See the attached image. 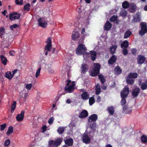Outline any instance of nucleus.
Segmentation results:
<instances>
[{"mask_svg": "<svg viewBox=\"0 0 147 147\" xmlns=\"http://www.w3.org/2000/svg\"><path fill=\"white\" fill-rule=\"evenodd\" d=\"M22 98H23L24 99V100H26V99L28 96V92H26L25 91H23L22 93L20 94Z\"/></svg>", "mask_w": 147, "mask_h": 147, "instance_id": "2f4dec72", "label": "nucleus"}, {"mask_svg": "<svg viewBox=\"0 0 147 147\" xmlns=\"http://www.w3.org/2000/svg\"><path fill=\"white\" fill-rule=\"evenodd\" d=\"M117 45H114L111 47L110 49V51L112 54H113L115 53L116 49L117 48Z\"/></svg>", "mask_w": 147, "mask_h": 147, "instance_id": "7c9ffc66", "label": "nucleus"}, {"mask_svg": "<svg viewBox=\"0 0 147 147\" xmlns=\"http://www.w3.org/2000/svg\"><path fill=\"white\" fill-rule=\"evenodd\" d=\"M13 131V128L12 126H10L8 129V130L6 133L7 135L8 136L11 134Z\"/></svg>", "mask_w": 147, "mask_h": 147, "instance_id": "a19ab883", "label": "nucleus"}, {"mask_svg": "<svg viewBox=\"0 0 147 147\" xmlns=\"http://www.w3.org/2000/svg\"><path fill=\"white\" fill-rule=\"evenodd\" d=\"M95 102V100L93 97H90L89 99V104L90 105H92Z\"/></svg>", "mask_w": 147, "mask_h": 147, "instance_id": "a18cd8bd", "label": "nucleus"}, {"mask_svg": "<svg viewBox=\"0 0 147 147\" xmlns=\"http://www.w3.org/2000/svg\"><path fill=\"white\" fill-rule=\"evenodd\" d=\"M117 59V57L115 55H113L109 60L108 63L110 64H113L116 61Z\"/></svg>", "mask_w": 147, "mask_h": 147, "instance_id": "a878e982", "label": "nucleus"}, {"mask_svg": "<svg viewBox=\"0 0 147 147\" xmlns=\"http://www.w3.org/2000/svg\"><path fill=\"white\" fill-rule=\"evenodd\" d=\"M127 11H126L125 9H123L120 12V15L121 16L123 17H125L127 15Z\"/></svg>", "mask_w": 147, "mask_h": 147, "instance_id": "79ce46f5", "label": "nucleus"}, {"mask_svg": "<svg viewBox=\"0 0 147 147\" xmlns=\"http://www.w3.org/2000/svg\"><path fill=\"white\" fill-rule=\"evenodd\" d=\"M38 22L39 26L43 28L46 27L48 25L47 22L45 18H41L38 19Z\"/></svg>", "mask_w": 147, "mask_h": 147, "instance_id": "423d86ee", "label": "nucleus"}, {"mask_svg": "<svg viewBox=\"0 0 147 147\" xmlns=\"http://www.w3.org/2000/svg\"><path fill=\"white\" fill-rule=\"evenodd\" d=\"M54 120V117H51L49 119L48 123L49 124H52Z\"/></svg>", "mask_w": 147, "mask_h": 147, "instance_id": "4d7b16f0", "label": "nucleus"}, {"mask_svg": "<svg viewBox=\"0 0 147 147\" xmlns=\"http://www.w3.org/2000/svg\"><path fill=\"white\" fill-rule=\"evenodd\" d=\"M111 26L112 25L111 23L108 21H107L104 27L105 29L106 30H109L111 28Z\"/></svg>", "mask_w": 147, "mask_h": 147, "instance_id": "412c9836", "label": "nucleus"}, {"mask_svg": "<svg viewBox=\"0 0 147 147\" xmlns=\"http://www.w3.org/2000/svg\"><path fill=\"white\" fill-rule=\"evenodd\" d=\"M129 93V89L128 88L127 86H125L121 93V98H125L127 96Z\"/></svg>", "mask_w": 147, "mask_h": 147, "instance_id": "0eeeda50", "label": "nucleus"}, {"mask_svg": "<svg viewBox=\"0 0 147 147\" xmlns=\"http://www.w3.org/2000/svg\"><path fill=\"white\" fill-rule=\"evenodd\" d=\"M141 88L142 90H145L147 88V80L146 79L144 81V82L142 83Z\"/></svg>", "mask_w": 147, "mask_h": 147, "instance_id": "473e14b6", "label": "nucleus"}, {"mask_svg": "<svg viewBox=\"0 0 147 147\" xmlns=\"http://www.w3.org/2000/svg\"><path fill=\"white\" fill-rule=\"evenodd\" d=\"M126 103V100L124 98H122V100L121 101V105L122 106L125 105Z\"/></svg>", "mask_w": 147, "mask_h": 147, "instance_id": "bf43d9fd", "label": "nucleus"}, {"mask_svg": "<svg viewBox=\"0 0 147 147\" xmlns=\"http://www.w3.org/2000/svg\"><path fill=\"white\" fill-rule=\"evenodd\" d=\"M16 105V101H14L13 103L11 105V112L12 113L15 110Z\"/></svg>", "mask_w": 147, "mask_h": 147, "instance_id": "58836bf2", "label": "nucleus"}, {"mask_svg": "<svg viewBox=\"0 0 147 147\" xmlns=\"http://www.w3.org/2000/svg\"><path fill=\"white\" fill-rule=\"evenodd\" d=\"M76 126L75 124L73 122H71L69 124V126L70 127L72 128Z\"/></svg>", "mask_w": 147, "mask_h": 147, "instance_id": "e2e57ef3", "label": "nucleus"}, {"mask_svg": "<svg viewBox=\"0 0 147 147\" xmlns=\"http://www.w3.org/2000/svg\"><path fill=\"white\" fill-rule=\"evenodd\" d=\"M129 45V42L127 40H124L121 44V47L122 49L126 48L128 47Z\"/></svg>", "mask_w": 147, "mask_h": 147, "instance_id": "bb28decb", "label": "nucleus"}, {"mask_svg": "<svg viewBox=\"0 0 147 147\" xmlns=\"http://www.w3.org/2000/svg\"><path fill=\"white\" fill-rule=\"evenodd\" d=\"M126 82L128 84L132 85L134 82L135 80L133 79L129 76H127L126 78Z\"/></svg>", "mask_w": 147, "mask_h": 147, "instance_id": "393cba45", "label": "nucleus"}, {"mask_svg": "<svg viewBox=\"0 0 147 147\" xmlns=\"http://www.w3.org/2000/svg\"><path fill=\"white\" fill-rule=\"evenodd\" d=\"M51 47L52 45H47L45 48V50L47 51H50L51 50Z\"/></svg>", "mask_w": 147, "mask_h": 147, "instance_id": "49530a36", "label": "nucleus"}, {"mask_svg": "<svg viewBox=\"0 0 147 147\" xmlns=\"http://www.w3.org/2000/svg\"><path fill=\"white\" fill-rule=\"evenodd\" d=\"M24 113V111H22L21 112L20 114L17 115L16 119L17 121H21L23 119Z\"/></svg>", "mask_w": 147, "mask_h": 147, "instance_id": "f8f14e48", "label": "nucleus"}, {"mask_svg": "<svg viewBox=\"0 0 147 147\" xmlns=\"http://www.w3.org/2000/svg\"><path fill=\"white\" fill-rule=\"evenodd\" d=\"M140 13L139 12H137L132 20V22H140Z\"/></svg>", "mask_w": 147, "mask_h": 147, "instance_id": "ddd939ff", "label": "nucleus"}, {"mask_svg": "<svg viewBox=\"0 0 147 147\" xmlns=\"http://www.w3.org/2000/svg\"><path fill=\"white\" fill-rule=\"evenodd\" d=\"M128 76L132 78L135 79L137 78L138 74L136 73H130Z\"/></svg>", "mask_w": 147, "mask_h": 147, "instance_id": "c9c22d12", "label": "nucleus"}, {"mask_svg": "<svg viewBox=\"0 0 147 147\" xmlns=\"http://www.w3.org/2000/svg\"><path fill=\"white\" fill-rule=\"evenodd\" d=\"M88 115V113L87 111L83 110L79 114V117L80 118H83L87 117Z\"/></svg>", "mask_w": 147, "mask_h": 147, "instance_id": "a211bd4d", "label": "nucleus"}, {"mask_svg": "<svg viewBox=\"0 0 147 147\" xmlns=\"http://www.w3.org/2000/svg\"><path fill=\"white\" fill-rule=\"evenodd\" d=\"M131 108L128 107L127 106L123 107V112L126 114H129L131 112Z\"/></svg>", "mask_w": 147, "mask_h": 147, "instance_id": "dca6fc26", "label": "nucleus"}, {"mask_svg": "<svg viewBox=\"0 0 147 147\" xmlns=\"http://www.w3.org/2000/svg\"><path fill=\"white\" fill-rule=\"evenodd\" d=\"M115 74L116 75H119L122 72V70L118 66L116 67L114 69Z\"/></svg>", "mask_w": 147, "mask_h": 147, "instance_id": "c756f323", "label": "nucleus"}, {"mask_svg": "<svg viewBox=\"0 0 147 147\" xmlns=\"http://www.w3.org/2000/svg\"><path fill=\"white\" fill-rule=\"evenodd\" d=\"M145 60V57L144 56L139 55L138 57V63L139 64L141 65L144 62Z\"/></svg>", "mask_w": 147, "mask_h": 147, "instance_id": "9d476101", "label": "nucleus"}, {"mask_svg": "<svg viewBox=\"0 0 147 147\" xmlns=\"http://www.w3.org/2000/svg\"><path fill=\"white\" fill-rule=\"evenodd\" d=\"M141 140L142 143H146L147 142V136L145 135H143L141 138Z\"/></svg>", "mask_w": 147, "mask_h": 147, "instance_id": "e433bc0d", "label": "nucleus"}, {"mask_svg": "<svg viewBox=\"0 0 147 147\" xmlns=\"http://www.w3.org/2000/svg\"><path fill=\"white\" fill-rule=\"evenodd\" d=\"M0 57L2 63L4 65H6L7 64V58L3 55H1Z\"/></svg>", "mask_w": 147, "mask_h": 147, "instance_id": "72a5a7b5", "label": "nucleus"}, {"mask_svg": "<svg viewBox=\"0 0 147 147\" xmlns=\"http://www.w3.org/2000/svg\"><path fill=\"white\" fill-rule=\"evenodd\" d=\"M87 49L85 45L82 44H80L76 49V53L78 55H83L84 59H87L90 55L91 59L94 61L96 59V53L94 51H91L90 53L86 52Z\"/></svg>", "mask_w": 147, "mask_h": 147, "instance_id": "f257e3e1", "label": "nucleus"}, {"mask_svg": "<svg viewBox=\"0 0 147 147\" xmlns=\"http://www.w3.org/2000/svg\"><path fill=\"white\" fill-rule=\"evenodd\" d=\"M107 111L111 115H113L114 113L115 110L114 108L112 106H110L107 108Z\"/></svg>", "mask_w": 147, "mask_h": 147, "instance_id": "b1692460", "label": "nucleus"}, {"mask_svg": "<svg viewBox=\"0 0 147 147\" xmlns=\"http://www.w3.org/2000/svg\"><path fill=\"white\" fill-rule=\"evenodd\" d=\"M131 32L129 31H126L124 34V38L126 39L128 38L131 34Z\"/></svg>", "mask_w": 147, "mask_h": 147, "instance_id": "ea45409f", "label": "nucleus"}, {"mask_svg": "<svg viewBox=\"0 0 147 147\" xmlns=\"http://www.w3.org/2000/svg\"><path fill=\"white\" fill-rule=\"evenodd\" d=\"M84 7L82 6L79 7L77 8L76 11L79 13H81L83 12L85 14V16L86 17L87 16V12L86 11L85 12H84Z\"/></svg>", "mask_w": 147, "mask_h": 147, "instance_id": "5701e85b", "label": "nucleus"}, {"mask_svg": "<svg viewBox=\"0 0 147 147\" xmlns=\"http://www.w3.org/2000/svg\"><path fill=\"white\" fill-rule=\"evenodd\" d=\"M63 141L62 138H59L55 140H50L49 141L48 147H57Z\"/></svg>", "mask_w": 147, "mask_h": 147, "instance_id": "7ed1b4c3", "label": "nucleus"}, {"mask_svg": "<svg viewBox=\"0 0 147 147\" xmlns=\"http://www.w3.org/2000/svg\"><path fill=\"white\" fill-rule=\"evenodd\" d=\"M15 54V51H11L9 52V55L11 56L14 55Z\"/></svg>", "mask_w": 147, "mask_h": 147, "instance_id": "69168bd1", "label": "nucleus"}, {"mask_svg": "<svg viewBox=\"0 0 147 147\" xmlns=\"http://www.w3.org/2000/svg\"><path fill=\"white\" fill-rule=\"evenodd\" d=\"M89 97V94L87 92H84L81 95V98L83 100H87Z\"/></svg>", "mask_w": 147, "mask_h": 147, "instance_id": "aec40b11", "label": "nucleus"}, {"mask_svg": "<svg viewBox=\"0 0 147 147\" xmlns=\"http://www.w3.org/2000/svg\"><path fill=\"white\" fill-rule=\"evenodd\" d=\"M98 78L102 84H103L105 81V79L104 78L103 76L102 75H99Z\"/></svg>", "mask_w": 147, "mask_h": 147, "instance_id": "c03bdc74", "label": "nucleus"}, {"mask_svg": "<svg viewBox=\"0 0 147 147\" xmlns=\"http://www.w3.org/2000/svg\"><path fill=\"white\" fill-rule=\"evenodd\" d=\"M15 3L17 5H22L23 3V0H15Z\"/></svg>", "mask_w": 147, "mask_h": 147, "instance_id": "5fc2aeb1", "label": "nucleus"}, {"mask_svg": "<svg viewBox=\"0 0 147 147\" xmlns=\"http://www.w3.org/2000/svg\"><path fill=\"white\" fill-rule=\"evenodd\" d=\"M132 53L133 54H135L136 53L137 51L135 49H133L131 50Z\"/></svg>", "mask_w": 147, "mask_h": 147, "instance_id": "0e129e2a", "label": "nucleus"}, {"mask_svg": "<svg viewBox=\"0 0 147 147\" xmlns=\"http://www.w3.org/2000/svg\"><path fill=\"white\" fill-rule=\"evenodd\" d=\"M101 92V89L99 84H97L95 87V94L96 95H99Z\"/></svg>", "mask_w": 147, "mask_h": 147, "instance_id": "c85d7f7f", "label": "nucleus"}, {"mask_svg": "<svg viewBox=\"0 0 147 147\" xmlns=\"http://www.w3.org/2000/svg\"><path fill=\"white\" fill-rule=\"evenodd\" d=\"M10 144V140L9 139H7L5 142L4 146L5 147L8 146Z\"/></svg>", "mask_w": 147, "mask_h": 147, "instance_id": "09e8293b", "label": "nucleus"}, {"mask_svg": "<svg viewBox=\"0 0 147 147\" xmlns=\"http://www.w3.org/2000/svg\"><path fill=\"white\" fill-rule=\"evenodd\" d=\"M98 116L96 114H94L90 116L88 118V121L89 122H95L97 120Z\"/></svg>", "mask_w": 147, "mask_h": 147, "instance_id": "9b49d317", "label": "nucleus"}, {"mask_svg": "<svg viewBox=\"0 0 147 147\" xmlns=\"http://www.w3.org/2000/svg\"><path fill=\"white\" fill-rule=\"evenodd\" d=\"M141 30L139 32V34L141 36H143L147 31V27L146 22H141L140 23Z\"/></svg>", "mask_w": 147, "mask_h": 147, "instance_id": "39448f33", "label": "nucleus"}, {"mask_svg": "<svg viewBox=\"0 0 147 147\" xmlns=\"http://www.w3.org/2000/svg\"><path fill=\"white\" fill-rule=\"evenodd\" d=\"M94 67L90 72V75L92 76H97L99 72L100 65L98 63H94Z\"/></svg>", "mask_w": 147, "mask_h": 147, "instance_id": "20e7f679", "label": "nucleus"}, {"mask_svg": "<svg viewBox=\"0 0 147 147\" xmlns=\"http://www.w3.org/2000/svg\"><path fill=\"white\" fill-rule=\"evenodd\" d=\"M32 86L31 83L26 84V88L28 90H30Z\"/></svg>", "mask_w": 147, "mask_h": 147, "instance_id": "603ef678", "label": "nucleus"}, {"mask_svg": "<svg viewBox=\"0 0 147 147\" xmlns=\"http://www.w3.org/2000/svg\"><path fill=\"white\" fill-rule=\"evenodd\" d=\"M75 86V82H71L70 80H68L66 85L65 88V90L68 93H71L73 91Z\"/></svg>", "mask_w": 147, "mask_h": 147, "instance_id": "f03ea898", "label": "nucleus"}, {"mask_svg": "<svg viewBox=\"0 0 147 147\" xmlns=\"http://www.w3.org/2000/svg\"><path fill=\"white\" fill-rule=\"evenodd\" d=\"M6 126V124L4 123L1 125L0 129L1 130H3L4 129Z\"/></svg>", "mask_w": 147, "mask_h": 147, "instance_id": "680f3d73", "label": "nucleus"}, {"mask_svg": "<svg viewBox=\"0 0 147 147\" xmlns=\"http://www.w3.org/2000/svg\"><path fill=\"white\" fill-rule=\"evenodd\" d=\"M123 53L124 55H126L128 53V51L126 48H123Z\"/></svg>", "mask_w": 147, "mask_h": 147, "instance_id": "13d9d810", "label": "nucleus"}, {"mask_svg": "<svg viewBox=\"0 0 147 147\" xmlns=\"http://www.w3.org/2000/svg\"><path fill=\"white\" fill-rule=\"evenodd\" d=\"M88 69V67L87 65L84 64H82L81 68V73H84L87 71Z\"/></svg>", "mask_w": 147, "mask_h": 147, "instance_id": "6ab92c4d", "label": "nucleus"}, {"mask_svg": "<svg viewBox=\"0 0 147 147\" xmlns=\"http://www.w3.org/2000/svg\"><path fill=\"white\" fill-rule=\"evenodd\" d=\"M65 144L68 146H71L73 144V140L72 138H70L69 139L66 140L65 141Z\"/></svg>", "mask_w": 147, "mask_h": 147, "instance_id": "4be33fe9", "label": "nucleus"}, {"mask_svg": "<svg viewBox=\"0 0 147 147\" xmlns=\"http://www.w3.org/2000/svg\"><path fill=\"white\" fill-rule=\"evenodd\" d=\"M41 69V67H40L37 70L35 75V76L36 78H38L39 76L40 75Z\"/></svg>", "mask_w": 147, "mask_h": 147, "instance_id": "8fccbe9b", "label": "nucleus"}, {"mask_svg": "<svg viewBox=\"0 0 147 147\" xmlns=\"http://www.w3.org/2000/svg\"><path fill=\"white\" fill-rule=\"evenodd\" d=\"M47 127L46 125L43 126L42 127V132H44L46 130Z\"/></svg>", "mask_w": 147, "mask_h": 147, "instance_id": "774afa93", "label": "nucleus"}, {"mask_svg": "<svg viewBox=\"0 0 147 147\" xmlns=\"http://www.w3.org/2000/svg\"><path fill=\"white\" fill-rule=\"evenodd\" d=\"M140 88L136 87L135 89L133 90L132 94L134 97H136L138 96V94L140 92Z\"/></svg>", "mask_w": 147, "mask_h": 147, "instance_id": "2eb2a0df", "label": "nucleus"}, {"mask_svg": "<svg viewBox=\"0 0 147 147\" xmlns=\"http://www.w3.org/2000/svg\"><path fill=\"white\" fill-rule=\"evenodd\" d=\"M47 45H52L51 40L50 38H48L47 41Z\"/></svg>", "mask_w": 147, "mask_h": 147, "instance_id": "052dcab7", "label": "nucleus"}, {"mask_svg": "<svg viewBox=\"0 0 147 147\" xmlns=\"http://www.w3.org/2000/svg\"><path fill=\"white\" fill-rule=\"evenodd\" d=\"M64 131V128L63 127H59L57 129V131L59 134H62Z\"/></svg>", "mask_w": 147, "mask_h": 147, "instance_id": "864d4df0", "label": "nucleus"}, {"mask_svg": "<svg viewBox=\"0 0 147 147\" xmlns=\"http://www.w3.org/2000/svg\"><path fill=\"white\" fill-rule=\"evenodd\" d=\"M137 8V7L135 4L134 3H131L129 4V11L131 13L134 12Z\"/></svg>", "mask_w": 147, "mask_h": 147, "instance_id": "1a4fd4ad", "label": "nucleus"}, {"mask_svg": "<svg viewBox=\"0 0 147 147\" xmlns=\"http://www.w3.org/2000/svg\"><path fill=\"white\" fill-rule=\"evenodd\" d=\"M82 140L83 142L86 144L88 143L90 141V139L88 135L85 133L83 135Z\"/></svg>", "mask_w": 147, "mask_h": 147, "instance_id": "f3484780", "label": "nucleus"}, {"mask_svg": "<svg viewBox=\"0 0 147 147\" xmlns=\"http://www.w3.org/2000/svg\"><path fill=\"white\" fill-rule=\"evenodd\" d=\"M117 18V16H113L110 18V20L111 22H113L116 20Z\"/></svg>", "mask_w": 147, "mask_h": 147, "instance_id": "3c124183", "label": "nucleus"}, {"mask_svg": "<svg viewBox=\"0 0 147 147\" xmlns=\"http://www.w3.org/2000/svg\"><path fill=\"white\" fill-rule=\"evenodd\" d=\"M101 98L100 96H98L97 97L96 101L97 102H99L101 101Z\"/></svg>", "mask_w": 147, "mask_h": 147, "instance_id": "338daca9", "label": "nucleus"}, {"mask_svg": "<svg viewBox=\"0 0 147 147\" xmlns=\"http://www.w3.org/2000/svg\"><path fill=\"white\" fill-rule=\"evenodd\" d=\"M5 76L7 79L10 80L13 77V75L11 74V72L8 71L5 73Z\"/></svg>", "mask_w": 147, "mask_h": 147, "instance_id": "cd10ccee", "label": "nucleus"}, {"mask_svg": "<svg viewBox=\"0 0 147 147\" xmlns=\"http://www.w3.org/2000/svg\"><path fill=\"white\" fill-rule=\"evenodd\" d=\"M49 68H48V71L51 73H54V71L53 69L51 67V65H48Z\"/></svg>", "mask_w": 147, "mask_h": 147, "instance_id": "6e6d98bb", "label": "nucleus"}, {"mask_svg": "<svg viewBox=\"0 0 147 147\" xmlns=\"http://www.w3.org/2000/svg\"><path fill=\"white\" fill-rule=\"evenodd\" d=\"M122 5L123 8L126 9L129 7V4L127 1H125L123 3Z\"/></svg>", "mask_w": 147, "mask_h": 147, "instance_id": "4c0bfd02", "label": "nucleus"}, {"mask_svg": "<svg viewBox=\"0 0 147 147\" xmlns=\"http://www.w3.org/2000/svg\"><path fill=\"white\" fill-rule=\"evenodd\" d=\"M88 125L91 129L93 130L95 129L96 127V123L95 122H88Z\"/></svg>", "mask_w": 147, "mask_h": 147, "instance_id": "f704fd0d", "label": "nucleus"}, {"mask_svg": "<svg viewBox=\"0 0 147 147\" xmlns=\"http://www.w3.org/2000/svg\"><path fill=\"white\" fill-rule=\"evenodd\" d=\"M30 6V5L29 3H27L25 5H24V11H28L29 10L30 8L29 7Z\"/></svg>", "mask_w": 147, "mask_h": 147, "instance_id": "de8ad7c7", "label": "nucleus"}, {"mask_svg": "<svg viewBox=\"0 0 147 147\" xmlns=\"http://www.w3.org/2000/svg\"><path fill=\"white\" fill-rule=\"evenodd\" d=\"M20 14L19 13H11L9 15V18L11 21L18 19L20 17Z\"/></svg>", "mask_w": 147, "mask_h": 147, "instance_id": "6e6552de", "label": "nucleus"}, {"mask_svg": "<svg viewBox=\"0 0 147 147\" xmlns=\"http://www.w3.org/2000/svg\"><path fill=\"white\" fill-rule=\"evenodd\" d=\"M5 29L3 27H1L0 28V36H2L4 35L5 34Z\"/></svg>", "mask_w": 147, "mask_h": 147, "instance_id": "37998d69", "label": "nucleus"}, {"mask_svg": "<svg viewBox=\"0 0 147 147\" xmlns=\"http://www.w3.org/2000/svg\"><path fill=\"white\" fill-rule=\"evenodd\" d=\"M80 36L79 33L77 31H74L72 33L71 36L73 40H77Z\"/></svg>", "mask_w": 147, "mask_h": 147, "instance_id": "4468645a", "label": "nucleus"}]
</instances>
